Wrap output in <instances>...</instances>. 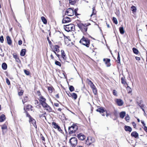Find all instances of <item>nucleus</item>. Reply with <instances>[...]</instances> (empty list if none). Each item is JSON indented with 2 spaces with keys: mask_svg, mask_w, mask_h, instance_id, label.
I'll return each instance as SVG.
<instances>
[{
  "mask_svg": "<svg viewBox=\"0 0 147 147\" xmlns=\"http://www.w3.org/2000/svg\"><path fill=\"white\" fill-rule=\"evenodd\" d=\"M112 20L113 21V22L115 24H117L118 22L117 19L115 18L114 17H113Z\"/></svg>",
  "mask_w": 147,
  "mask_h": 147,
  "instance_id": "34",
  "label": "nucleus"
},
{
  "mask_svg": "<svg viewBox=\"0 0 147 147\" xmlns=\"http://www.w3.org/2000/svg\"><path fill=\"white\" fill-rule=\"evenodd\" d=\"M90 86L91 88H92V90L96 88V87H95V86L93 84H92L91 85H90Z\"/></svg>",
  "mask_w": 147,
  "mask_h": 147,
  "instance_id": "50",
  "label": "nucleus"
},
{
  "mask_svg": "<svg viewBox=\"0 0 147 147\" xmlns=\"http://www.w3.org/2000/svg\"><path fill=\"white\" fill-rule=\"evenodd\" d=\"M71 21L70 18L67 17H64L62 20V23H65L69 22Z\"/></svg>",
  "mask_w": 147,
  "mask_h": 147,
  "instance_id": "12",
  "label": "nucleus"
},
{
  "mask_svg": "<svg viewBox=\"0 0 147 147\" xmlns=\"http://www.w3.org/2000/svg\"><path fill=\"white\" fill-rule=\"evenodd\" d=\"M54 105L56 107H59V104L58 103H54Z\"/></svg>",
  "mask_w": 147,
  "mask_h": 147,
  "instance_id": "57",
  "label": "nucleus"
},
{
  "mask_svg": "<svg viewBox=\"0 0 147 147\" xmlns=\"http://www.w3.org/2000/svg\"><path fill=\"white\" fill-rule=\"evenodd\" d=\"M119 30L120 33L121 34H123L125 32L123 26H121L119 28Z\"/></svg>",
  "mask_w": 147,
  "mask_h": 147,
  "instance_id": "22",
  "label": "nucleus"
},
{
  "mask_svg": "<svg viewBox=\"0 0 147 147\" xmlns=\"http://www.w3.org/2000/svg\"><path fill=\"white\" fill-rule=\"evenodd\" d=\"M27 109H30V108L31 107H32V106L30 105H28V106H27Z\"/></svg>",
  "mask_w": 147,
  "mask_h": 147,
  "instance_id": "61",
  "label": "nucleus"
},
{
  "mask_svg": "<svg viewBox=\"0 0 147 147\" xmlns=\"http://www.w3.org/2000/svg\"><path fill=\"white\" fill-rule=\"evenodd\" d=\"M95 139L93 138L89 137H88L86 141V144L88 145H90L92 143L95 142Z\"/></svg>",
  "mask_w": 147,
  "mask_h": 147,
  "instance_id": "6",
  "label": "nucleus"
},
{
  "mask_svg": "<svg viewBox=\"0 0 147 147\" xmlns=\"http://www.w3.org/2000/svg\"><path fill=\"white\" fill-rule=\"evenodd\" d=\"M6 39L8 44L9 45H11L12 41L10 37L9 36H7L6 37Z\"/></svg>",
  "mask_w": 147,
  "mask_h": 147,
  "instance_id": "18",
  "label": "nucleus"
},
{
  "mask_svg": "<svg viewBox=\"0 0 147 147\" xmlns=\"http://www.w3.org/2000/svg\"><path fill=\"white\" fill-rule=\"evenodd\" d=\"M69 143L73 147H75L77 144V140L75 137H73L70 138Z\"/></svg>",
  "mask_w": 147,
  "mask_h": 147,
  "instance_id": "5",
  "label": "nucleus"
},
{
  "mask_svg": "<svg viewBox=\"0 0 147 147\" xmlns=\"http://www.w3.org/2000/svg\"><path fill=\"white\" fill-rule=\"evenodd\" d=\"M66 13L67 16H72L74 14V11L72 9L69 8L66 11Z\"/></svg>",
  "mask_w": 147,
  "mask_h": 147,
  "instance_id": "7",
  "label": "nucleus"
},
{
  "mask_svg": "<svg viewBox=\"0 0 147 147\" xmlns=\"http://www.w3.org/2000/svg\"><path fill=\"white\" fill-rule=\"evenodd\" d=\"M26 50L25 49H22L20 52V55L22 56H24L25 54Z\"/></svg>",
  "mask_w": 147,
  "mask_h": 147,
  "instance_id": "21",
  "label": "nucleus"
},
{
  "mask_svg": "<svg viewBox=\"0 0 147 147\" xmlns=\"http://www.w3.org/2000/svg\"><path fill=\"white\" fill-rule=\"evenodd\" d=\"M61 52L62 57L64 60H66L67 59V57L65 56V54L64 51L63 50H61Z\"/></svg>",
  "mask_w": 147,
  "mask_h": 147,
  "instance_id": "17",
  "label": "nucleus"
},
{
  "mask_svg": "<svg viewBox=\"0 0 147 147\" xmlns=\"http://www.w3.org/2000/svg\"><path fill=\"white\" fill-rule=\"evenodd\" d=\"M6 82L7 83L8 85H9L10 84V82L9 81L7 78L6 79Z\"/></svg>",
  "mask_w": 147,
  "mask_h": 147,
  "instance_id": "51",
  "label": "nucleus"
},
{
  "mask_svg": "<svg viewBox=\"0 0 147 147\" xmlns=\"http://www.w3.org/2000/svg\"><path fill=\"white\" fill-rule=\"evenodd\" d=\"M124 129L126 131L131 132L132 131L131 128L129 126L125 125L124 126Z\"/></svg>",
  "mask_w": 147,
  "mask_h": 147,
  "instance_id": "16",
  "label": "nucleus"
},
{
  "mask_svg": "<svg viewBox=\"0 0 147 147\" xmlns=\"http://www.w3.org/2000/svg\"><path fill=\"white\" fill-rule=\"evenodd\" d=\"M47 40H48V42H49V44H51V41L49 40V37H48L47 38Z\"/></svg>",
  "mask_w": 147,
  "mask_h": 147,
  "instance_id": "63",
  "label": "nucleus"
},
{
  "mask_svg": "<svg viewBox=\"0 0 147 147\" xmlns=\"http://www.w3.org/2000/svg\"><path fill=\"white\" fill-rule=\"evenodd\" d=\"M1 129L3 130L7 129V126L6 124H4L1 125Z\"/></svg>",
  "mask_w": 147,
  "mask_h": 147,
  "instance_id": "35",
  "label": "nucleus"
},
{
  "mask_svg": "<svg viewBox=\"0 0 147 147\" xmlns=\"http://www.w3.org/2000/svg\"><path fill=\"white\" fill-rule=\"evenodd\" d=\"M116 102L119 106H121L123 104V100L120 99H117L116 100Z\"/></svg>",
  "mask_w": 147,
  "mask_h": 147,
  "instance_id": "11",
  "label": "nucleus"
},
{
  "mask_svg": "<svg viewBox=\"0 0 147 147\" xmlns=\"http://www.w3.org/2000/svg\"><path fill=\"white\" fill-rule=\"evenodd\" d=\"M96 11L95 10V7H93L92 8V13L90 15V16L91 17L93 15H95L96 14Z\"/></svg>",
  "mask_w": 147,
  "mask_h": 147,
  "instance_id": "26",
  "label": "nucleus"
},
{
  "mask_svg": "<svg viewBox=\"0 0 147 147\" xmlns=\"http://www.w3.org/2000/svg\"><path fill=\"white\" fill-rule=\"evenodd\" d=\"M125 111H122L120 112L119 114L120 117L122 119L125 116Z\"/></svg>",
  "mask_w": 147,
  "mask_h": 147,
  "instance_id": "20",
  "label": "nucleus"
},
{
  "mask_svg": "<svg viewBox=\"0 0 147 147\" xmlns=\"http://www.w3.org/2000/svg\"><path fill=\"white\" fill-rule=\"evenodd\" d=\"M103 61L105 62L107 67H109L111 65L110 63V59H104Z\"/></svg>",
  "mask_w": 147,
  "mask_h": 147,
  "instance_id": "13",
  "label": "nucleus"
},
{
  "mask_svg": "<svg viewBox=\"0 0 147 147\" xmlns=\"http://www.w3.org/2000/svg\"><path fill=\"white\" fill-rule=\"evenodd\" d=\"M132 124H133V125L134 127H135L136 126V124L134 122H133Z\"/></svg>",
  "mask_w": 147,
  "mask_h": 147,
  "instance_id": "64",
  "label": "nucleus"
},
{
  "mask_svg": "<svg viewBox=\"0 0 147 147\" xmlns=\"http://www.w3.org/2000/svg\"><path fill=\"white\" fill-rule=\"evenodd\" d=\"M69 90L71 92H73L74 91V88L72 86H70L69 87Z\"/></svg>",
  "mask_w": 147,
  "mask_h": 147,
  "instance_id": "39",
  "label": "nucleus"
},
{
  "mask_svg": "<svg viewBox=\"0 0 147 147\" xmlns=\"http://www.w3.org/2000/svg\"><path fill=\"white\" fill-rule=\"evenodd\" d=\"M76 0H69V3L71 5H74L76 3Z\"/></svg>",
  "mask_w": 147,
  "mask_h": 147,
  "instance_id": "31",
  "label": "nucleus"
},
{
  "mask_svg": "<svg viewBox=\"0 0 147 147\" xmlns=\"http://www.w3.org/2000/svg\"><path fill=\"white\" fill-rule=\"evenodd\" d=\"M41 19L44 24H47V20L44 16H42L41 17Z\"/></svg>",
  "mask_w": 147,
  "mask_h": 147,
  "instance_id": "27",
  "label": "nucleus"
},
{
  "mask_svg": "<svg viewBox=\"0 0 147 147\" xmlns=\"http://www.w3.org/2000/svg\"><path fill=\"white\" fill-rule=\"evenodd\" d=\"M96 111L100 113H103L105 112V111L103 108H98L96 110Z\"/></svg>",
  "mask_w": 147,
  "mask_h": 147,
  "instance_id": "28",
  "label": "nucleus"
},
{
  "mask_svg": "<svg viewBox=\"0 0 147 147\" xmlns=\"http://www.w3.org/2000/svg\"><path fill=\"white\" fill-rule=\"evenodd\" d=\"M117 61L118 63H120V55L119 52H118V56H117Z\"/></svg>",
  "mask_w": 147,
  "mask_h": 147,
  "instance_id": "33",
  "label": "nucleus"
},
{
  "mask_svg": "<svg viewBox=\"0 0 147 147\" xmlns=\"http://www.w3.org/2000/svg\"><path fill=\"white\" fill-rule=\"evenodd\" d=\"M24 73L26 75H30V73L29 71H28L26 70H25V69H24Z\"/></svg>",
  "mask_w": 147,
  "mask_h": 147,
  "instance_id": "41",
  "label": "nucleus"
},
{
  "mask_svg": "<svg viewBox=\"0 0 147 147\" xmlns=\"http://www.w3.org/2000/svg\"><path fill=\"white\" fill-rule=\"evenodd\" d=\"M55 97L56 98H59V94H57L56 95H55Z\"/></svg>",
  "mask_w": 147,
  "mask_h": 147,
  "instance_id": "62",
  "label": "nucleus"
},
{
  "mask_svg": "<svg viewBox=\"0 0 147 147\" xmlns=\"http://www.w3.org/2000/svg\"><path fill=\"white\" fill-rule=\"evenodd\" d=\"M121 83L122 84H126V82L125 81L124 78L122 77L121 78Z\"/></svg>",
  "mask_w": 147,
  "mask_h": 147,
  "instance_id": "32",
  "label": "nucleus"
},
{
  "mask_svg": "<svg viewBox=\"0 0 147 147\" xmlns=\"http://www.w3.org/2000/svg\"><path fill=\"white\" fill-rule=\"evenodd\" d=\"M78 129V126L75 124H73L72 125L68 127V131L69 134H72L75 133Z\"/></svg>",
  "mask_w": 147,
  "mask_h": 147,
  "instance_id": "3",
  "label": "nucleus"
},
{
  "mask_svg": "<svg viewBox=\"0 0 147 147\" xmlns=\"http://www.w3.org/2000/svg\"><path fill=\"white\" fill-rule=\"evenodd\" d=\"M7 65L5 63H3L2 65V67L4 70H5L7 69Z\"/></svg>",
  "mask_w": 147,
  "mask_h": 147,
  "instance_id": "25",
  "label": "nucleus"
},
{
  "mask_svg": "<svg viewBox=\"0 0 147 147\" xmlns=\"http://www.w3.org/2000/svg\"><path fill=\"white\" fill-rule=\"evenodd\" d=\"M80 43L82 45L85 46L86 47H88L90 44V41L88 38L84 37V36L80 40Z\"/></svg>",
  "mask_w": 147,
  "mask_h": 147,
  "instance_id": "2",
  "label": "nucleus"
},
{
  "mask_svg": "<svg viewBox=\"0 0 147 147\" xmlns=\"http://www.w3.org/2000/svg\"><path fill=\"white\" fill-rule=\"evenodd\" d=\"M29 122H32V123L36 122L35 121L34 119H33L32 117L29 119Z\"/></svg>",
  "mask_w": 147,
  "mask_h": 147,
  "instance_id": "38",
  "label": "nucleus"
},
{
  "mask_svg": "<svg viewBox=\"0 0 147 147\" xmlns=\"http://www.w3.org/2000/svg\"><path fill=\"white\" fill-rule=\"evenodd\" d=\"M52 124L54 126V128L55 129H57L58 130L61 132L62 131V130L61 129L60 127L55 122H53Z\"/></svg>",
  "mask_w": 147,
  "mask_h": 147,
  "instance_id": "9",
  "label": "nucleus"
},
{
  "mask_svg": "<svg viewBox=\"0 0 147 147\" xmlns=\"http://www.w3.org/2000/svg\"><path fill=\"white\" fill-rule=\"evenodd\" d=\"M135 58L136 59L137 61H139L140 60V58L139 57H135Z\"/></svg>",
  "mask_w": 147,
  "mask_h": 147,
  "instance_id": "58",
  "label": "nucleus"
},
{
  "mask_svg": "<svg viewBox=\"0 0 147 147\" xmlns=\"http://www.w3.org/2000/svg\"><path fill=\"white\" fill-rule=\"evenodd\" d=\"M24 91L23 90H22L21 91L18 92V94L19 96H21L23 95V93Z\"/></svg>",
  "mask_w": 147,
  "mask_h": 147,
  "instance_id": "47",
  "label": "nucleus"
},
{
  "mask_svg": "<svg viewBox=\"0 0 147 147\" xmlns=\"http://www.w3.org/2000/svg\"><path fill=\"white\" fill-rule=\"evenodd\" d=\"M141 121L142 124L143 125V126H144V127H145V126H146L145 124V123H144V121H143V120H141Z\"/></svg>",
  "mask_w": 147,
  "mask_h": 147,
  "instance_id": "56",
  "label": "nucleus"
},
{
  "mask_svg": "<svg viewBox=\"0 0 147 147\" xmlns=\"http://www.w3.org/2000/svg\"><path fill=\"white\" fill-rule=\"evenodd\" d=\"M70 95L74 99H76L77 98V96L76 93H73L72 94H70Z\"/></svg>",
  "mask_w": 147,
  "mask_h": 147,
  "instance_id": "23",
  "label": "nucleus"
},
{
  "mask_svg": "<svg viewBox=\"0 0 147 147\" xmlns=\"http://www.w3.org/2000/svg\"><path fill=\"white\" fill-rule=\"evenodd\" d=\"M113 94L116 96H117V91L115 90H114L113 91Z\"/></svg>",
  "mask_w": 147,
  "mask_h": 147,
  "instance_id": "44",
  "label": "nucleus"
},
{
  "mask_svg": "<svg viewBox=\"0 0 147 147\" xmlns=\"http://www.w3.org/2000/svg\"><path fill=\"white\" fill-rule=\"evenodd\" d=\"M127 90L128 93H130L131 92V88L129 86H128L126 88Z\"/></svg>",
  "mask_w": 147,
  "mask_h": 147,
  "instance_id": "36",
  "label": "nucleus"
},
{
  "mask_svg": "<svg viewBox=\"0 0 147 147\" xmlns=\"http://www.w3.org/2000/svg\"><path fill=\"white\" fill-rule=\"evenodd\" d=\"M77 137L79 140H84L86 138L85 136L81 133L78 134Z\"/></svg>",
  "mask_w": 147,
  "mask_h": 147,
  "instance_id": "14",
  "label": "nucleus"
},
{
  "mask_svg": "<svg viewBox=\"0 0 147 147\" xmlns=\"http://www.w3.org/2000/svg\"><path fill=\"white\" fill-rule=\"evenodd\" d=\"M13 57L14 58L16 59L17 61L18 62L19 60V58L17 57V56L16 55H13Z\"/></svg>",
  "mask_w": 147,
  "mask_h": 147,
  "instance_id": "40",
  "label": "nucleus"
},
{
  "mask_svg": "<svg viewBox=\"0 0 147 147\" xmlns=\"http://www.w3.org/2000/svg\"><path fill=\"white\" fill-rule=\"evenodd\" d=\"M92 91L94 95H96V94L97 93V90L96 88L93 89Z\"/></svg>",
  "mask_w": 147,
  "mask_h": 147,
  "instance_id": "45",
  "label": "nucleus"
},
{
  "mask_svg": "<svg viewBox=\"0 0 147 147\" xmlns=\"http://www.w3.org/2000/svg\"><path fill=\"white\" fill-rule=\"evenodd\" d=\"M144 129L147 132V127L146 126L144 127Z\"/></svg>",
  "mask_w": 147,
  "mask_h": 147,
  "instance_id": "59",
  "label": "nucleus"
},
{
  "mask_svg": "<svg viewBox=\"0 0 147 147\" xmlns=\"http://www.w3.org/2000/svg\"><path fill=\"white\" fill-rule=\"evenodd\" d=\"M26 117H28L29 118H30L31 117V116H30V115L28 113H26Z\"/></svg>",
  "mask_w": 147,
  "mask_h": 147,
  "instance_id": "53",
  "label": "nucleus"
},
{
  "mask_svg": "<svg viewBox=\"0 0 147 147\" xmlns=\"http://www.w3.org/2000/svg\"><path fill=\"white\" fill-rule=\"evenodd\" d=\"M38 99L42 106L43 103H46L45 102L46 99L42 96H40Z\"/></svg>",
  "mask_w": 147,
  "mask_h": 147,
  "instance_id": "10",
  "label": "nucleus"
},
{
  "mask_svg": "<svg viewBox=\"0 0 147 147\" xmlns=\"http://www.w3.org/2000/svg\"><path fill=\"white\" fill-rule=\"evenodd\" d=\"M35 104H38L39 103V102L38 100H35Z\"/></svg>",
  "mask_w": 147,
  "mask_h": 147,
  "instance_id": "60",
  "label": "nucleus"
},
{
  "mask_svg": "<svg viewBox=\"0 0 147 147\" xmlns=\"http://www.w3.org/2000/svg\"><path fill=\"white\" fill-rule=\"evenodd\" d=\"M132 50L134 53L138 54V51L136 48H133Z\"/></svg>",
  "mask_w": 147,
  "mask_h": 147,
  "instance_id": "29",
  "label": "nucleus"
},
{
  "mask_svg": "<svg viewBox=\"0 0 147 147\" xmlns=\"http://www.w3.org/2000/svg\"><path fill=\"white\" fill-rule=\"evenodd\" d=\"M64 28L65 30L67 32H71L73 31L74 30V25L72 24L64 25Z\"/></svg>",
  "mask_w": 147,
  "mask_h": 147,
  "instance_id": "4",
  "label": "nucleus"
},
{
  "mask_svg": "<svg viewBox=\"0 0 147 147\" xmlns=\"http://www.w3.org/2000/svg\"><path fill=\"white\" fill-rule=\"evenodd\" d=\"M5 117L4 115L2 114L0 116V122H2L5 119Z\"/></svg>",
  "mask_w": 147,
  "mask_h": 147,
  "instance_id": "19",
  "label": "nucleus"
},
{
  "mask_svg": "<svg viewBox=\"0 0 147 147\" xmlns=\"http://www.w3.org/2000/svg\"><path fill=\"white\" fill-rule=\"evenodd\" d=\"M42 106L48 111L51 112L52 111V109L46 103H43Z\"/></svg>",
  "mask_w": 147,
  "mask_h": 147,
  "instance_id": "8",
  "label": "nucleus"
},
{
  "mask_svg": "<svg viewBox=\"0 0 147 147\" xmlns=\"http://www.w3.org/2000/svg\"><path fill=\"white\" fill-rule=\"evenodd\" d=\"M78 10V9H76L74 10V12L75 13L76 16H77L78 15V14L77 13V11Z\"/></svg>",
  "mask_w": 147,
  "mask_h": 147,
  "instance_id": "49",
  "label": "nucleus"
},
{
  "mask_svg": "<svg viewBox=\"0 0 147 147\" xmlns=\"http://www.w3.org/2000/svg\"><path fill=\"white\" fill-rule=\"evenodd\" d=\"M131 8L133 11H135L136 10V7L134 6H132L131 7Z\"/></svg>",
  "mask_w": 147,
  "mask_h": 147,
  "instance_id": "43",
  "label": "nucleus"
},
{
  "mask_svg": "<svg viewBox=\"0 0 147 147\" xmlns=\"http://www.w3.org/2000/svg\"><path fill=\"white\" fill-rule=\"evenodd\" d=\"M90 24V23L84 24L80 23L77 24V26L81 31L84 33L87 31L88 29L87 27Z\"/></svg>",
  "mask_w": 147,
  "mask_h": 147,
  "instance_id": "1",
  "label": "nucleus"
},
{
  "mask_svg": "<svg viewBox=\"0 0 147 147\" xmlns=\"http://www.w3.org/2000/svg\"><path fill=\"white\" fill-rule=\"evenodd\" d=\"M131 136L132 137H134L135 138H137L138 137L139 135L136 131H134L131 133Z\"/></svg>",
  "mask_w": 147,
  "mask_h": 147,
  "instance_id": "15",
  "label": "nucleus"
},
{
  "mask_svg": "<svg viewBox=\"0 0 147 147\" xmlns=\"http://www.w3.org/2000/svg\"><path fill=\"white\" fill-rule=\"evenodd\" d=\"M28 100V97L27 96H25L24 98L22 100L23 103L24 104L25 102H26Z\"/></svg>",
  "mask_w": 147,
  "mask_h": 147,
  "instance_id": "30",
  "label": "nucleus"
},
{
  "mask_svg": "<svg viewBox=\"0 0 147 147\" xmlns=\"http://www.w3.org/2000/svg\"><path fill=\"white\" fill-rule=\"evenodd\" d=\"M140 105V107L142 109H143L145 108L144 106V105Z\"/></svg>",
  "mask_w": 147,
  "mask_h": 147,
  "instance_id": "55",
  "label": "nucleus"
},
{
  "mask_svg": "<svg viewBox=\"0 0 147 147\" xmlns=\"http://www.w3.org/2000/svg\"><path fill=\"white\" fill-rule=\"evenodd\" d=\"M55 64L56 65H58L60 67H61V63L59 61H55Z\"/></svg>",
  "mask_w": 147,
  "mask_h": 147,
  "instance_id": "37",
  "label": "nucleus"
},
{
  "mask_svg": "<svg viewBox=\"0 0 147 147\" xmlns=\"http://www.w3.org/2000/svg\"><path fill=\"white\" fill-rule=\"evenodd\" d=\"M87 80H88V81L89 82L88 83L89 84H90V85L93 84V83L91 82V81L90 80H89L88 79H87Z\"/></svg>",
  "mask_w": 147,
  "mask_h": 147,
  "instance_id": "54",
  "label": "nucleus"
},
{
  "mask_svg": "<svg viewBox=\"0 0 147 147\" xmlns=\"http://www.w3.org/2000/svg\"><path fill=\"white\" fill-rule=\"evenodd\" d=\"M48 89L50 92L52 93L53 92V88L52 87H48Z\"/></svg>",
  "mask_w": 147,
  "mask_h": 147,
  "instance_id": "42",
  "label": "nucleus"
},
{
  "mask_svg": "<svg viewBox=\"0 0 147 147\" xmlns=\"http://www.w3.org/2000/svg\"><path fill=\"white\" fill-rule=\"evenodd\" d=\"M4 41L3 37V36H1L0 37V41L1 42L3 43Z\"/></svg>",
  "mask_w": 147,
  "mask_h": 147,
  "instance_id": "46",
  "label": "nucleus"
},
{
  "mask_svg": "<svg viewBox=\"0 0 147 147\" xmlns=\"http://www.w3.org/2000/svg\"><path fill=\"white\" fill-rule=\"evenodd\" d=\"M129 118H130L129 117V116L127 115V116H126L125 118V119L126 121H127L129 120Z\"/></svg>",
  "mask_w": 147,
  "mask_h": 147,
  "instance_id": "48",
  "label": "nucleus"
},
{
  "mask_svg": "<svg viewBox=\"0 0 147 147\" xmlns=\"http://www.w3.org/2000/svg\"><path fill=\"white\" fill-rule=\"evenodd\" d=\"M22 40H20L18 41V44L19 45H21L22 44Z\"/></svg>",
  "mask_w": 147,
  "mask_h": 147,
  "instance_id": "52",
  "label": "nucleus"
},
{
  "mask_svg": "<svg viewBox=\"0 0 147 147\" xmlns=\"http://www.w3.org/2000/svg\"><path fill=\"white\" fill-rule=\"evenodd\" d=\"M59 47L58 45H55L54 47L53 51H55L57 52H59Z\"/></svg>",
  "mask_w": 147,
  "mask_h": 147,
  "instance_id": "24",
  "label": "nucleus"
}]
</instances>
